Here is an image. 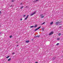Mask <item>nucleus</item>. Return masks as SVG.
Here are the masks:
<instances>
[{
	"label": "nucleus",
	"instance_id": "obj_10",
	"mask_svg": "<svg viewBox=\"0 0 63 63\" xmlns=\"http://www.w3.org/2000/svg\"><path fill=\"white\" fill-rule=\"evenodd\" d=\"M56 24L57 25L58 24H59V23L58 22L56 23Z\"/></svg>",
	"mask_w": 63,
	"mask_h": 63
},
{
	"label": "nucleus",
	"instance_id": "obj_34",
	"mask_svg": "<svg viewBox=\"0 0 63 63\" xmlns=\"http://www.w3.org/2000/svg\"><path fill=\"white\" fill-rule=\"evenodd\" d=\"M1 13V11H0V13Z\"/></svg>",
	"mask_w": 63,
	"mask_h": 63
},
{
	"label": "nucleus",
	"instance_id": "obj_19",
	"mask_svg": "<svg viewBox=\"0 0 63 63\" xmlns=\"http://www.w3.org/2000/svg\"><path fill=\"white\" fill-rule=\"evenodd\" d=\"M14 0H12L11 1V2H14Z\"/></svg>",
	"mask_w": 63,
	"mask_h": 63
},
{
	"label": "nucleus",
	"instance_id": "obj_2",
	"mask_svg": "<svg viewBox=\"0 0 63 63\" xmlns=\"http://www.w3.org/2000/svg\"><path fill=\"white\" fill-rule=\"evenodd\" d=\"M36 14V12H34V13H33L32 14H31L30 15V16H33V15H34V14Z\"/></svg>",
	"mask_w": 63,
	"mask_h": 63
},
{
	"label": "nucleus",
	"instance_id": "obj_31",
	"mask_svg": "<svg viewBox=\"0 0 63 63\" xmlns=\"http://www.w3.org/2000/svg\"><path fill=\"white\" fill-rule=\"evenodd\" d=\"M13 6L12 5H11V6H10V7H12Z\"/></svg>",
	"mask_w": 63,
	"mask_h": 63
},
{
	"label": "nucleus",
	"instance_id": "obj_11",
	"mask_svg": "<svg viewBox=\"0 0 63 63\" xmlns=\"http://www.w3.org/2000/svg\"><path fill=\"white\" fill-rule=\"evenodd\" d=\"M44 29H45V28H43L42 29V31H44Z\"/></svg>",
	"mask_w": 63,
	"mask_h": 63
},
{
	"label": "nucleus",
	"instance_id": "obj_9",
	"mask_svg": "<svg viewBox=\"0 0 63 63\" xmlns=\"http://www.w3.org/2000/svg\"><path fill=\"white\" fill-rule=\"evenodd\" d=\"M37 25H35V26H34V27L35 28H36V27H37Z\"/></svg>",
	"mask_w": 63,
	"mask_h": 63
},
{
	"label": "nucleus",
	"instance_id": "obj_26",
	"mask_svg": "<svg viewBox=\"0 0 63 63\" xmlns=\"http://www.w3.org/2000/svg\"><path fill=\"white\" fill-rule=\"evenodd\" d=\"M57 40H59V38H58L57 39Z\"/></svg>",
	"mask_w": 63,
	"mask_h": 63
},
{
	"label": "nucleus",
	"instance_id": "obj_13",
	"mask_svg": "<svg viewBox=\"0 0 63 63\" xmlns=\"http://www.w3.org/2000/svg\"><path fill=\"white\" fill-rule=\"evenodd\" d=\"M34 26H32L30 27L31 28H33V27H34Z\"/></svg>",
	"mask_w": 63,
	"mask_h": 63
},
{
	"label": "nucleus",
	"instance_id": "obj_12",
	"mask_svg": "<svg viewBox=\"0 0 63 63\" xmlns=\"http://www.w3.org/2000/svg\"><path fill=\"white\" fill-rule=\"evenodd\" d=\"M23 8V6H22L20 8V9H22V8Z\"/></svg>",
	"mask_w": 63,
	"mask_h": 63
},
{
	"label": "nucleus",
	"instance_id": "obj_14",
	"mask_svg": "<svg viewBox=\"0 0 63 63\" xmlns=\"http://www.w3.org/2000/svg\"><path fill=\"white\" fill-rule=\"evenodd\" d=\"M53 22H51L50 24H51V25L52 24H53Z\"/></svg>",
	"mask_w": 63,
	"mask_h": 63
},
{
	"label": "nucleus",
	"instance_id": "obj_28",
	"mask_svg": "<svg viewBox=\"0 0 63 63\" xmlns=\"http://www.w3.org/2000/svg\"><path fill=\"white\" fill-rule=\"evenodd\" d=\"M25 16H26L25 15H24L23 16H24V17H25Z\"/></svg>",
	"mask_w": 63,
	"mask_h": 63
},
{
	"label": "nucleus",
	"instance_id": "obj_32",
	"mask_svg": "<svg viewBox=\"0 0 63 63\" xmlns=\"http://www.w3.org/2000/svg\"><path fill=\"white\" fill-rule=\"evenodd\" d=\"M35 63H38V62H35Z\"/></svg>",
	"mask_w": 63,
	"mask_h": 63
},
{
	"label": "nucleus",
	"instance_id": "obj_30",
	"mask_svg": "<svg viewBox=\"0 0 63 63\" xmlns=\"http://www.w3.org/2000/svg\"><path fill=\"white\" fill-rule=\"evenodd\" d=\"M12 54H15V53L14 52Z\"/></svg>",
	"mask_w": 63,
	"mask_h": 63
},
{
	"label": "nucleus",
	"instance_id": "obj_23",
	"mask_svg": "<svg viewBox=\"0 0 63 63\" xmlns=\"http://www.w3.org/2000/svg\"><path fill=\"white\" fill-rule=\"evenodd\" d=\"M12 35H11V36H10V38H12Z\"/></svg>",
	"mask_w": 63,
	"mask_h": 63
},
{
	"label": "nucleus",
	"instance_id": "obj_37",
	"mask_svg": "<svg viewBox=\"0 0 63 63\" xmlns=\"http://www.w3.org/2000/svg\"><path fill=\"white\" fill-rule=\"evenodd\" d=\"M0 27H1V26L0 25Z\"/></svg>",
	"mask_w": 63,
	"mask_h": 63
},
{
	"label": "nucleus",
	"instance_id": "obj_1",
	"mask_svg": "<svg viewBox=\"0 0 63 63\" xmlns=\"http://www.w3.org/2000/svg\"><path fill=\"white\" fill-rule=\"evenodd\" d=\"M53 34V32H51L49 34V35H50V36H51V35L52 34Z\"/></svg>",
	"mask_w": 63,
	"mask_h": 63
},
{
	"label": "nucleus",
	"instance_id": "obj_3",
	"mask_svg": "<svg viewBox=\"0 0 63 63\" xmlns=\"http://www.w3.org/2000/svg\"><path fill=\"white\" fill-rule=\"evenodd\" d=\"M41 27L40 26L39 27H38V28H37L35 29V30H34V31H37L38 29H40V28H41Z\"/></svg>",
	"mask_w": 63,
	"mask_h": 63
},
{
	"label": "nucleus",
	"instance_id": "obj_33",
	"mask_svg": "<svg viewBox=\"0 0 63 63\" xmlns=\"http://www.w3.org/2000/svg\"><path fill=\"white\" fill-rule=\"evenodd\" d=\"M16 43H18V42H16Z\"/></svg>",
	"mask_w": 63,
	"mask_h": 63
},
{
	"label": "nucleus",
	"instance_id": "obj_18",
	"mask_svg": "<svg viewBox=\"0 0 63 63\" xmlns=\"http://www.w3.org/2000/svg\"><path fill=\"white\" fill-rule=\"evenodd\" d=\"M27 18L26 17L25 19V20L26 19H27Z\"/></svg>",
	"mask_w": 63,
	"mask_h": 63
},
{
	"label": "nucleus",
	"instance_id": "obj_21",
	"mask_svg": "<svg viewBox=\"0 0 63 63\" xmlns=\"http://www.w3.org/2000/svg\"><path fill=\"white\" fill-rule=\"evenodd\" d=\"M40 35H39V36H37V37L38 38H39V37H40Z\"/></svg>",
	"mask_w": 63,
	"mask_h": 63
},
{
	"label": "nucleus",
	"instance_id": "obj_27",
	"mask_svg": "<svg viewBox=\"0 0 63 63\" xmlns=\"http://www.w3.org/2000/svg\"><path fill=\"white\" fill-rule=\"evenodd\" d=\"M39 1V0H36L35 1V2H36V1Z\"/></svg>",
	"mask_w": 63,
	"mask_h": 63
},
{
	"label": "nucleus",
	"instance_id": "obj_17",
	"mask_svg": "<svg viewBox=\"0 0 63 63\" xmlns=\"http://www.w3.org/2000/svg\"><path fill=\"white\" fill-rule=\"evenodd\" d=\"M27 18L26 17L25 19V20L26 19H27Z\"/></svg>",
	"mask_w": 63,
	"mask_h": 63
},
{
	"label": "nucleus",
	"instance_id": "obj_7",
	"mask_svg": "<svg viewBox=\"0 0 63 63\" xmlns=\"http://www.w3.org/2000/svg\"><path fill=\"white\" fill-rule=\"evenodd\" d=\"M29 41H28V40H27L26 41V43H29Z\"/></svg>",
	"mask_w": 63,
	"mask_h": 63
},
{
	"label": "nucleus",
	"instance_id": "obj_16",
	"mask_svg": "<svg viewBox=\"0 0 63 63\" xmlns=\"http://www.w3.org/2000/svg\"><path fill=\"white\" fill-rule=\"evenodd\" d=\"M62 27V26H60L59 27V28L61 29Z\"/></svg>",
	"mask_w": 63,
	"mask_h": 63
},
{
	"label": "nucleus",
	"instance_id": "obj_20",
	"mask_svg": "<svg viewBox=\"0 0 63 63\" xmlns=\"http://www.w3.org/2000/svg\"><path fill=\"white\" fill-rule=\"evenodd\" d=\"M28 16H29L28 15H27V17H26L27 18H28Z\"/></svg>",
	"mask_w": 63,
	"mask_h": 63
},
{
	"label": "nucleus",
	"instance_id": "obj_8",
	"mask_svg": "<svg viewBox=\"0 0 63 63\" xmlns=\"http://www.w3.org/2000/svg\"><path fill=\"white\" fill-rule=\"evenodd\" d=\"M58 22L59 23H61V21H60Z\"/></svg>",
	"mask_w": 63,
	"mask_h": 63
},
{
	"label": "nucleus",
	"instance_id": "obj_24",
	"mask_svg": "<svg viewBox=\"0 0 63 63\" xmlns=\"http://www.w3.org/2000/svg\"><path fill=\"white\" fill-rule=\"evenodd\" d=\"M45 23V22H44L42 24H44Z\"/></svg>",
	"mask_w": 63,
	"mask_h": 63
},
{
	"label": "nucleus",
	"instance_id": "obj_22",
	"mask_svg": "<svg viewBox=\"0 0 63 63\" xmlns=\"http://www.w3.org/2000/svg\"><path fill=\"white\" fill-rule=\"evenodd\" d=\"M59 43H58L56 45H57V46H58V45H59Z\"/></svg>",
	"mask_w": 63,
	"mask_h": 63
},
{
	"label": "nucleus",
	"instance_id": "obj_29",
	"mask_svg": "<svg viewBox=\"0 0 63 63\" xmlns=\"http://www.w3.org/2000/svg\"><path fill=\"white\" fill-rule=\"evenodd\" d=\"M34 37H35V38H37V36H36Z\"/></svg>",
	"mask_w": 63,
	"mask_h": 63
},
{
	"label": "nucleus",
	"instance_id": "obj_6",
	"mask_svg": "<svg viewBox=\"0 0 63 63\" xmlns=\"http://www.w3.org/2000/svg\"><path fill=\"white\" fill-rule=\"evenodd\" d=\"M61 34V33H59L58 34V36H60Z\"/></svg>",
	"mask_w": 63,
	"mask_h": 63
},
{
	"label": "nucleus",
	"instance_id": "obj_5",
	"mask_svg": "<svg viewBox=\"0 0 63 63\" xmlns=\"http://www.w3.org/2000/svg\"><path fill=\"white\" fill-rule=\"evenodd\" d=\"M10 60H11V59L10 58L8 59V61H10Z\"/></svg>",
	"mask_w": 63,
	"mask_h": 63
},
{
	"label": "nucleus",
	"instance_id": "obj_15",
	"mask_svg": "<svg viewBox=\"0 0 63 63\" xmlns=\"http://www.w3.org/2000/svg\"><path fill=\"white\" fill-rule=\"evenodd\" d=\"M9 57H10V56H8L6 57V58H8Z\"/></svg>",
	"mask_w": 63,
	"mask_h": 63
},
{
	"label": "nucleus",
	"instance_id": "obj_36",
	"mask_svg": "<svg viewBox=\"0 0 63 63\" xmlns=\"http://www.w3.org/2000/svg\"><path fill=\"white\" fill-rule=\"evenodd\" d=\"M18 45H17V47H18Z\"/></svg>",
	"mask_w": 63,
	"mask_h": 63
},
{
	"label": "nucleus",
	"instance_id": "obj_25",
	"mask_svg": "<svg viewBox=\"0 0 63 63\" xmlns=\"http://www.w3.org/2000/svg\"><path fill=\"white\" fill-rule=\"evenodd\" d=\"M22 20V18H21L20 19V20L21 21V20Z\"/></svg>",
	"mask_w": 63,
	"mask_h": 63
},
{
	"label": "nucleus",
	"instance_id": "obj_35",
	"mask_svg": "<svg viewBox=\"0 0 63 63\" xmlns=\"http://www.w3.org/2000/svg\"><path fill=\"white\" fill-rule=\"evenodd\" d=\"M54 59V58H53V59Z\"/></svg>",
	"mask_w": 63,
	"mask_h": 63
},
{
	"label": "nucleus",
	"instance_id": "obj_4",
	"mask_svg": "<svg viewBox=\"0 0 63 63\" xmlns=\"http://www.w3.org/2000/svg\"><path fill=\"white\" fill-rule=\"evenodd\" d=\"M41 18H44V16H42V15H41Z\"/></svg>",
	"mask_w": 63,
	"mask_h": 63
}]
</instances>
